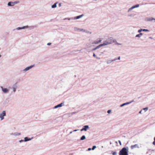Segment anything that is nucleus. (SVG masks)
<instances>
[{"instance_id": "15", "label": "nucleus", "mask_w": 155, "mask_h": 155, "mask_svg": "<svg viewBox=\"0 0 155 155\" xmlns=\"http://www.w3.org/2000/svg\"><path fill=\"white\" fill-rule=\"evenodd\" d=\"M154 19V18L153 17L147 18H146V20L149 21H152Z\"/></svg>"}, {"instance_id": "19", "label": "nucleus", "mask_w": 155, "mask_h": 155, "mask_svg": "<svg viewBox=\"0 0 155 155\" xmlns=\"http://www.w3.org/2000/svg\"><path fill=\"white\" fill-rule=\"evenodd\" d=\"M83 128L84 129V130L86 131L87 129L89 128V126L88 125H85L84 126Z\"/></svg>"}, {"instance_id": "6", "label": "nucleus", "mask_w": 155, "mask_h": 155, "mask_svg": "<svg viewBox=\"0 0 155 155\" xmlns=\"http://www.w3.org/2000/svg\"><path fill=\"white\" fill-rule=\"evenodd\" d=\"M17 87H18V84L17 83H15L14 84L12 85L11 88H12V90L13 91L14 93H15V92L16 91V90L17 88Z\"/></svg>"}, {"instance_id": "41", "label": "nucleus", "mask_w": 155, "mask_h": 155, "mask_svg": "<svg viewBox=\"0 0 155 155\" xmlns=\"http://www.w3.org/2000/svg\"><path fill=\"white\" fill-rule=\"evenodd\" d=\"M118 142H119L120 145H121V143L120 140H119Z\"/></svg>"}, {"instance_id": "40", "label": "nucleus", "mask_w": 155, "mask_h": 155, "mask_svg": "<svg viewBox=\"0 0 155 155\" xmlns=\"http://www.w3.org/2000/svg\"><path fill=\"white\" fill-rule=\"evenodd\" d=\"M93 56L94 57H96L97 56L94 53H93Z\"/></svg>"}, {"instance_id": "25", "label": "nucleus", "mask_w": 155, "mask_h": 155, "mask_svg": "<svg viewBox=\"0 0 155 155\" xmlns=\"http://www.w3.org/2000/svg\"><path fill=\"white\" fill-rule=\"evenodd\" d=\"M134 101V100H132V101H131L129 102H127L125 103V105H127V104H129L131 103H132V102H133Z\"/></svg>"}, {"instance_id": "27", "label": "nucleus", "mask_w": 155, "mask_h": 155, "mask_svg": "<svg viewBox=\"0 0 155 155\" xmlns=\"http://www.w3.org/2000/svg\"><path fill=\"white\" fill-rule=\"evenodd\" d=\"M81 31L83 32H85L86 31V30L84 29H81Z\"/></svg>"}, {"instance_id": "42", "label": "nucleus", "mask_w": 155, "mask_h": 155, "mask_svg": "<svg viewBox=\"0 0 155 155\" xmlns=\"http://www.w3.org/2000/svg\"><path fill=\"white\" fill-rule=\"evenodd\" d=\"M91 148H88V151H90V150H91Z\"/></svg>"}, {"instance_id": "36", "label": "nucleus", "mask_w": 155, "mask_h": 155, "mask_svg": "<svg viewBox=\"0 0 155 155\" xmlns=\"http://www.w3.org/2000/svg\"><path fill=\"white\" fill-rule=\"evenodd\" d=\"M19 142H20V143H21L22 142H24V140H20L19 141Z\"/></svg>"}, {"instance_id": "12", "label": "nucleus", "mask_w": 155, "mask_h": 155, "mask_svg": "<svg viewBox=\"0 0 155 155\" xmlns=\"http://www.w3.org/2000/svg\"><path fill=\"white\" fill-rule=\"evenodd\" d=\"M33 137H32L31 138H28V137H26L24 138V142H26L28 141H30L32 139H33Z\"/></svg>"}, {"instance_id": "48", "label": "nucleus", "mask_w": 155, "mask_h": 155, "mask_svg": "<svg viewBox=\"0 0 155 155\" xmlns=\"http://www.w3.org/2000/svg\"><path fill=\"white\" fill-rule=\"evenodd\" d=\"M10 134L11 135H14V133H11Z\"/></svg>"}, {"instance_id": "4", "label": "nucleus", "mask_w": 155, "mask_h": 155, "mask_svg": "<svg viewBox=\"0 0 155 155\" xmlns=\"http://www.w3.org/2000/svg\"><path fill=\"white\" fill-rule=\"evenodd\" d=\"M6 116V111H3L1 113H0V118L1 120H2L4 119V117Z\"/></svg>"}, {"instance_id": "46", "label": "nucleus", "mask_w": 155, "mask_h": 155, "mask_svg": "<svg viewBox=\"0 0 155 155\" xmlns=\"http://www.w3.org/2000/svg\"><path fill=\"white\" fill-rule=\"evenodd\" d=\"M129 16H133V15L132 14H130Z\"/></svg>"}, {"instance_id": "37", "label": "nucleus", "mask_w": 155, "mask_h": 155, "mask_svg": "<svg viewBox=\"0 0 155 155\" xmlns=\"http://www.w3.org/2000/svg\"><path fill=\"white\" fill-rule=\"evenodd\" d=\"M116 58V60H120V56H119L117 58Z\"/></svg>"}, {"instance_id": "9", "label": "nucleus", "mask_w": 155, "mask_h": 155, "mask_svg": "<svg viewBox=\"0 0 155 155\" xmlns=\"http://www.w3.org/2000/svg\"><path fill=\"white\" fill-rule=\"evenodd\" d=\"M29 27L28 25L24 26H23L21 27H18L15 29H14L13 30V31H15V30H21V29H24L25 28H28Z\"/></svg>"}, {"instance_id": "2", "label": "nucleus", "mask_w": 155, "mask_h": 155, "mask_svg": "<svg viewBox=\"0 0 155 155\" xmlns=\"http://www.w3.org/2000/svg\"><path fill=\"white\" fill-rule=\"evenodd\" d=\"M113 42V41H112L111 38H110L107 39L106 41H105L104 42V43L103 44H101V46L102 47L110 44H111Z\"/></svg>"}, {"instance_id": "7", "label": "nucleus", "mask_w": 155, "mask_h": 155, "mask_svg": "<svg viewBox=\"0 0 155 155\" xmlns=\"http://www.w3.org/2000/svg\"><path fill=\"white\" fill-rule=\"evenodd\" d=\"M1 88L2 89V91L4 93L7 94L9 92V89L5 88H4L2 86H1Z\"/></svg>"}, {"instance_id": "10", "label": "nucleus", "mask_w": 155, "mask_h": 155, "mask_svg": "<svg viewBox=\"0 0 155 155\" xmlns=\"http://www.w3.org/2000/svg\"><path fill=\"white\" fill-rule=\"evenodd\" d=\"M84 16V14H82L81 15H79V16H76V17H74V18H71V19H74V20L78 19H79L80 18H81L83 17ZM70 19H71L68 18V20H70Z\"/></svg>"}, {"instance_id": "45", "label": "nucleus", "mask_w": 155, "mask_h": 155, "mask_svg": "<svg viewBox=\"0 0 155 155\" xmlns=\"http://www.w3.org/2000/svg\"><path fill=\"white\" fill-rule=\"evenodd\" d=\"M142 112V110H141L139 112V114H141Z\"/></svg>"}, {"instance_id": "35", "label": "nucleus", "mask_w": 155, "mask_h": 155, "mask_svg": "<svg viewBox=\"0 0 155 155\" xmlns=\"http://www.w3.org/2000/svg\"><path fill=\"white\" fill-rule=\"evenodd\" d=\"M154 141L153 142V144L154 145H155V137H154Z\"/></svg>"}, {"instance_id": "44", "label": "nucleus", "mask_w": 155, "mask_h": 155, "mask_svg": "<svg viewBox=\"0 0 155 155\" xmlns=\"http://www.w3.org/2000/svg\"><path fill=\"white\" fill-rule=\"evenodd\" d=\"M81 131H83V130H84V128H82L81 130Z\"/></svg>"}, {"instance_id": "52", "label": "nucleus", "mask_w": 155, "mask_h": 155, "mask_svg": "<svg viewBox=\"0 0 155 155\" xmlns=\"http://www.w3.org/2000/svg\"><path fill=\"white\" fill-rule=\"evenodd\" d=\"M155 22V18H154V19L153 20Z\"/></svg>"}, {"instance_id": "47", "label": "nucleus", "mask_w": 155, "mask_h": 155, "mask_svg": "<svg viewBox=\"0 0 155 155\" xmlns=\"http://www.w3.org/2000/svg\"><path fill=\"white\" fill-rule=\"evenodd\" d=\"M96 58L97 59H100V58H99V57H96Z\"/></svg>"}, {"instance_id": "23", "label": "nucleus", "mask_w": 155, "mask_h": 155, "mask_svg": "<svg viewBox=\"0 0 155 155\" xmlns=\"http://www.w3.org/2000/svg\"><path fill=\"white\" fill-rule=\"evenodd\" d=\"M85 139V135L82 136L81 137V138L80 140H83Z\"/></svg>"}, {"instance_id": "29", "label": "nucleus", "mask_w": 155, "mask_h": 155, "mask_svg": "<svg viewBox=\"0 0 155 155\" xmlns=\"http://www.w3.org/2000/svg\"><path fill=\"white\" fill-rule=\"evenodd\" d=\"M142 31H149V30L146 29H142Z\"/></svg>"}, {"instance_id": "26", "label": "nucleus", "mask_w": 155, "mask_h": 155, "mask_svg": "<svg viewBox=\"0 0 155 155\" xmlns=\"http://www.w3.org/2000/svg\"><path fill=\"white\" fill-rule=\"evenodd\" d=\"M77 112H72L71 113H70V114H68V115H69V116H71V115H73V114H75Z\"/></svg>"}, {"instance_id": "53", "label": "nucleus", "mask_w": 155, "mask_h": 155, "mask_svg": "<svg viewBox=\"0 0 155 155\" xmlns=\"http://www.w3.org/2000/svg\"><path fill=\"white\" fill-rule=\"evenodd\" d=\"M1 55L0 54V58L1 57Z\"/></svg>"}, {"instance_id": "49", "label": "nucleus", "mask_w": 155, "mask_h": 155, "mask_svg": "<svg viewBox=\"0 0 155 155\" xmlns=\"http://www.w3.org/2000/svg\"><path fill=\"white\" fill-rule=\"evenodd\" d=\"M149 38L150 39H152L153 38L151 37H149Z\"/></svg>"}, {"instance_id": "31", "label": "nucleus", "mask_w": 155, "mask_h": 155, "mask_svg": "<svg viewBox=\"0 0 155 155\" xmlns=\"http://www.w3.org/2000/svg\"><path fill=\"white\" fill-rule=\"evenodd\" d=\"M125 105H125V103H124V104H122L120 105V107H123L124 106H125Z\"/></svg>"}, {"instance_id": "11", "label": "nucleus", "mask_w": 155, "mask_h": 155, "mask_svg": "<svg viewBox=\"0 0 155 155\" xmlns=\"http://www.w3.org/2000/svg\"><path fill=\"white\" fill-rule=\"evenodd\" d=\"M64 105V102H62V103H61V104H58L56 106H55L54 107H53V109L57 108H58L59 107H62V106H63Z\"/></svg>"}, {"instance_id": "51", "label": "nucleus", "mask_w": 155, "mask_h": 155, "mask_svg": "<svg viewBox=\"0 0 155 155\" xmlns=\"http://www.w3.org/2000/svg\"><path fill=\"white\" fill-rule=\"evenodd\" d=\"M73 132V131H71V132H70V134H71V133H72V132Z\"/></svg>"}, {"instance_id": "18", "label": "nucleus", "mask_w": 155, "mask_h": 155, "mask_svg": "<svg viewBox=\"0 0 155 155\" xmlns=\"http://www.w3.org/2000/svg\"><path fill=\"white\" fill-rule=\"evenodd\" d=\"M101 47V45L100 44V45H99L97 46L95 48H94L93 49H92V51H95V50H96V49H97L99 48H100Z\"/></svg>"}, {"instance_id": "1", "label": "nucleus", "mask_w": 155, "mask_h": 155, "mask_svg": "<svg viewBox=\"0 0 155 155\" xmlns=\"http://www.w3.org/2000/svg\"><path fill=\"white\" fill-rule=\"evenodd\" d=\"M128 150L129 148L127 147L123 148L120 151L119 155H128Z\"/></svg>"}, {"instance_id": "5", "label": "nucleus", "mask_w": 155, "mask_h": 155, "mask_svg": "<svg viewBox=\"0 0 155 155\" xmlns=\"http://www.w3.org/2000/svg\"><path fill=\"white\" fill-rule=\"evenodd\" d=\"M35 65L34 64L31 65L29 66H28L26 68L24 69L22 71V72L24 73H25L27 71L31 69L32 68L34 67Z\"/></svg>"}, {"instance_id": "50", "label": "nucleus", "mask_w": 155, "mask_h": 155, "mask_svg": "<svg viewBox=\"0 0 155 155\" xmlns=\"http://www.w3.org/2000/svg\"><path fill=\"white\" fill-rule=\"evenodd\" d=\"M59 6H61V3H59Z\"/></svg>"}, {"instance_id": "43", "label": "nucleus", "mask_w": 155, "mask_h": 155, "mask_svg": "<svg viewBox=\"0 0 155 155\" xmlns=\"http://www.w3.org/2000/svg\"><path fill=\"white\" fill-rule=\"evenodd\" d=\"M78 130H74L73 131V132H75V131H77Z\"/></svg>"}, {"instance_id": "39", "label": "nucleus", "mask_w": 155, "mask_h": 155, "mask_svg": "<svg viewBox=\"0 0 155 155\" xmlns=\"http://www.w3.org/2000/svg\"><path fill=\"white\" fill-rule=\"evenodd\" d=\"M51 45V43H47V45Z\"/></svg>"}, {"instance_id": "13", "label": "nucleus", "mask_w": 155, "mask_h": 155, "mask_svg": "<svg viewBox=\"0 0 155 155\" xmlns=\"http://www.w3.org/2000/svg\"><path fill=\"white\" fill-rule=\"evenodd\" d=\"M116 58H115L113 60H108L107 61V64L111 63L112 62H113L116 60Z\"/></svg>"}, {"instance_id": "22", "label": "nucleus", "mask_w": 155, "mask_h": 155, "mask_svg": "<svg viewBox=\"0 0 155 155\" xmlns=\"http://www.w3.org/2000/svg\"><path fill=\"white\" fill-rule=\"evenodd\" d=\"M74 30L75 31H81V29L80 28H79L78 27H75L74 28Z\"/></svg>"}, {"instance_id": "20", "label": "nucleus", "mask_w": 155, "mask_h": 155, "mask_svg": "<svg viewBox=\"0 0 155 155\" xmlns=\"http://www.w3.org/2000/svg\"><path fill=\"white\" fill-rule=\"evenodd\" d=\"M21 134V133L18 132H15L14 133V135L15 136H17L20 135Z\"/></svg>"}, {"instance_id": "24", "label": "nucleus", "mask_w": 155, "mask_h": 155, "mask_svg": "<svg viewBox=\"0 0 155 155\" xmlns=\"http://www.w3.org/2000/svg\"><path fill=\"white\" fill-rule=\"evenodd\" d=\"M134 101V100H132V101H131L129 102H127L125 103V105H127V104H129L131 103H132V102H133Z\"/></svg>"}, {"instance_id": "14", "label": "nucleus", "mask_w": 155, "mask_h": 155, "mask_svg": "<svg viewBox=\"0 0 155 155\" xmlns=\"http://www.w3.org/2000/svg\"><path fill=\"white\" fill-rule=\"evenodd\" d=\"M139 147L137 144H136L134 145H132L130 146V148L132 149H133L135 148H139Z\"/></svg>"}, {"instance_id": "21", "label": "nucleus", "mask_w": 155, "mask_h": 155, "mask_svg": "<svg viewBox=\"0 0 155 155\" xmlns=\"http://www.w3.org/2000/svg\"><path fill=\"white\" fill-rule=\"evenodd\" d=\"M58 3L57 2L55 3L54 4L51 5V8H54L57 7V4Z\"/></svg>"}, {"instance_id": "33", "label": "nucleus", "mask_w": 155, "mask_h": 155, "mask_svg": "<svg viewBox=\"0 0 155 155\" xmlns=\"http://www.w3.org/2000/svg\"><path fill=\"white\" fill-rule=\"evenodd\" d=\"M142 31V29H140L138 31V32H139V33H141V31Z\"/></svg>"}, {"instance_id": "17", "label": "nucleus", "mask_w": 155, "mask_h": 155, "mask_svg": "<svg viewBox=\"0 0 155 155\" xmlns=\"http://www.w3.org/2000/svg\"><path fill=\"white\" fill-rule=\"evenodd\" d=\"M142 35H143V33H140V34L137 35L135 36V37L136 38H140Z\"/></svg>"}, {"instance_id": "30", "label": "nucleus", "mask_w": 155, "mask_h": 155, "mask_svg": "<svg viewBox=\"0 0 155 155\" xmlns=\"http://www.w3.org/2000/svg\"><path fill=\"white\" fill-rule=\"evenodd\" d=\"M96 148V146H94L92 147V150H94Z\"/></svg>"}, {"instance_id": "8", "label": "nucleus", "mask_w": 155, "mask_h": 155, "mask_svg": "<svg viewBox=\"0 0 155 155\" xmlns=\"http://www.w3.org/2000/svg\"><path fill=\"white\" fill-rule=\"evenodd\" d=\"M139 4H137L136 5H135L133 6H132V7H131L129 9L128 11V12H130L134 8H138L139 7Z\"/></svg>"}, {"instance_id": "3", "label": "nucleus", "mask_w": 155, "mask_h": 155, "mask_svg": "<svg viewBox=\"0 0 155 155\" xmlns=\"http://www.w3.org/2000/svg\"><path fill=\"white\" fill-rule=\"evenodd\" d=\"M20 3L19 1H16L15 2H8L7 4V5L8 6L12 7L14 6L15 4H18Z\"/></svg>"}, {"instance_id": "32", "label": "nucleus", "mask_w": 155, "mask_h": 155, "mask_svg": "<svg viewBox=\"0 0 155 155\" xmlns=\"http://www.w3.org/2000/svg\"><path fill=\"white\" fill-rule=\"evenodd\" d=\"M86 33H89L90 34H91V32H90L88 31H87V30H86V31L85 32Z\"/></svg>"}, {"instance_id": "28", "label": "nucleus", "mask_w": 155, "mask_h": 155, "mask_svg": "<svg viewBox=\"0 0 155 155\" xmlns=\"http://www.w3.org/2000/svg\"><path fill=\"white\" fill-rule=\"evenodd\" d=\"M143 109L146 112L148 110V108L147 107H145V108H143Z\"/></svg>"}, {"instance_id": "38", "label": "nucleus", "mask_w": 155, "mask_h": 155, "mask_svg": "<svg viewBox=\"0 0 155 155\" xmlns=\"http://www.w3.org/2000/svg\"><path fill=\"white\" fill-rule=\"evenodd\" d=\"M111 112V110H108L107 111V113L108 114H109L110 112Z\"/></svg>"}, {"instance_id": "16", "label": "nucleus", "mask_w": 155, "mask_h": 155, "mask_svg": "<svg viewBox=\"0 0 155 155\" xmlns=\"http://www.w3.org/2000/svg\"><path fill=\"white\" fill-rule=\"evenodd\" d=\"M101 41H102L100 39L98 40H97V41H94V42L93 43V44H97L98 43H99L101 42Z\"/></svg>"}, {"instance_id": "34", "label": "nucleus", "mask_w": 155, "mask_h": 155, "mask_svg": "<svg viewBox=\"0 0 155 155\" xmlns=\"http://www.w3.org/2000/svg\"><path fill=\"white\" fill-rule=\"evenodd\" d=\"M117 152H114L113 153L112 155H117Z\"/></svg>"}]
</instances>
